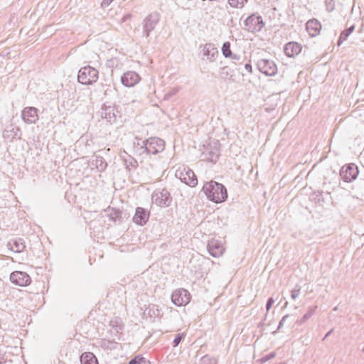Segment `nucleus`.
<instances>
[{"instance_id":"nucleus-1","label":"nucleus","mask_w":364,"mask_h":364,"mask_svg":"<svg viewBox=\"0 0 364 364\" xmlns=\"http://www.w3.org/2000/svg\"><path fill=\"white\" fill-rule=\"evenodd\" d=\"M202 191L210 200L215 203H222L228 198L225 186L214 181L206 182L203 185Z\"/></svg>"},{"instance_id":"nucleus-2","label":"nucleus","mask_w":364,"mask_h":364,"mask_svg":"<svg viewBox=\"0 0 364 364\" xmlns=\"http://www.w3.org/2000/svg\"><path fill=\"white\" fill-rule=\"evenodd\" d=\"M165 149V141L158 137H150L142 141V145L137 149L139 155H156Z\"/></svg>"},{"instance_id":"nucleus-3","label":"nucleus","mask_w":364,"mask_h":364,"mask_svg":"<svg viewBox=\"0 0 364 364\" xmlns=\"http://www.w3.org/2000/svg\"><path fill=\"white\" fill-rule=\"evenodd\" d=\"M98 77V70L90 65L81 68L77 73V82L85 85H90L95 83L97 81Z\"/></svg>"},{"instance_id":"nucleus-4","label":"nucleus","mask_w":364,"mask_h":364,"mask_svg":"<svg viewBox=\"0 0 364 364\" xmlns=\"http://www.w3.org/2000/svg\"><path fill=\"white\" fill-rule=\"evenodd\" d=\"M175 176L176 178H179L181 181L191 187H194L198 183V180L194 172L189 167L184 165L178 166L176 171Z\"/></svg>"},{"instance_id":"nucleus-5","label":"nucleus","mask_w":364,"mask_h":364,"mask_svg":"<svg viewBox=\"0 0 364 364\" xmlns=\"http://www.w3.org/2000/svg\"><path fill=\"white\" fill-rule=\"evenodd\" d=\"M151 200L160 208L168 207L172 202V198L166 188L156 189L151 195Z\"/></svg>"},{"instance_id":"nucleus-6","label":"nucleus","mask_w":364,"mask_h":364,"mask_svg":"<svg viewBox=\"0 0 364 364\" xmlns=\"http://www.w3.org/2000/svg\"><path fill=\"white\" fill-rule=\"evenodd\" d=\"M161 16L159 12L154 11L147 15L143 21V33L146 38H149L160 21Z\"/></svg>"},{"instance_id":"nucleus-7","label":"nucleus","mask_w":364,"mask_h":364,"mask_svg":"<svg viewBox=\"0 0 364 364\" xmlns=\"http://www.w3.org/2000/svg\"><path fill=\"white\" fill-rule=\"evenodd\" d=\"M264 26L262 18L255 14L249 16L244 21V28L251 33L260 31Z\"/></svg>"},{"instance_id":"nucleus-8","label":"nucleus","mask_w":364,"mask_h":364,"mask_svg":"<svg viewBox=\"0 0 364 364\" xmlns=\"http://www.w3.org/2000/svg\"><path fill=\"white\" fill-rule=\"evenodd\" d=\"M220 149L218 141L212 144H209L207 146H204L203 151H202V156L204 161H210L212 163H216L219 159Z\"/></svg>"},{"instance_id":"nucleus-9","label":"nucleus","mask_w":364,"mask_h":364,"mask_svg":"<svg viewBox=\"0 0 364 364\" xmlns=\"http://www.w3.org/2000/svg\"><path fill=\"white\" fill-rule=\"evenodd\" d=\"M191 294L185 289L180 288L173 291L171 301L177 306H186L191 301Z\"/></svg>"},{"instance_id":"nucleus-10","label":"nucleus","mask_w":364,"mask_h":364,"mask_svg":"<svg viewBox=\"0 0 364 364\" xmlns=\"http://www.w3.org/2000/svg\"><path fill=\"white\" fill-rule=\"evenodd\" d=\"M359 173L358 166L355 164H349L344 165L341 171L340 176L341 178L347 183L355 180Z\"/></svg>"},{"instance_id":"nucleus-11","label":"nucleus","mask_w":364,"mask_h":364,"mask_svg":"<svg viewBox=\"0 0 364 364\" xmlns=\"http://www.w3.org/2000/svg\"><path fill=\"white\" fill-rule=\"evenodd\" d=\"M257 66L261 73L267 76H274L277 72V67L273 60L259 59Z\"/></svg>"},{"instance_id":"nucleus-12","label":"nucleus","mask_w":364,"mask_h":364,"mask_svg":"<svg viewBox=\"0 0 364 364\" xmlns=\"http://www.w3.org/2000/svg\"><path fill=\"white\" fill-rule=\"evenodd\" d=\"M10 280L12 283L21 287L27 286L31 282L30 276L26 272L21 271L12 272L10 275Z\"/></svg>"},{"instance_id":"nucleus-13","label":"nucleus","mask_w":364,"mask_h":364,"mask_svg":"<svg viewBox=\"0 0 364 364\" xmlns=\"http://www.w3.org/2000/svg\"><path fill=\"white\" fill-rule=\"evenodd\" d=\"M140 76L134 71H127L121 77V82L125 87H131L136 85L140 80Z\"/></svg>"},{"instance_id":"nucleus-14","label":"nucleus","mask_w":364,"mask_h":364,"mask_svg":"<svg viewBox=\"0 0 364 364\" xmlns=\"http://www.w3.org/2000/svg\"><path fill=\"white\" fill-rule=\"evenodd\" d=\"M21 118L27 124L35 123L38 119V109L34 107H25L21 112Z\"/></svg>"},{"instance_id":"nucleus-15","label":"nucleus","mask_w":364,"mask_h":364,"mask_svg":"<svg viewBox=\"0 0 364 364\" xmlns=\"http://www.w3.org/2000/svg\"><path fill=\"white\" fill-rule=\"evenodd\" d=\"M3 136L5 139L13 141L15 139L21 138V129L16 126L11 124L8 126L3 132Z\"/></svg>"},{"instance_id":"nucleus-16","label":"nucleus","mask_w":364,"mask_h":364,"mask_svg":"<svg viewBox=\"0 0 364 364\" xmlns=\"http://www.w3.org/2000/svg\"><path fill=\"white\" fill-rule=\"evenodd\" d=\"M149 218V212L145 208L138 207L136 208L133 221L141 226L144 225Z\"/></svg>"},{"instance_id":"nucleus-17","label":"nucleus","mask_w":364,"mask_h":364,"mask_svg":"<svg viewBox=\"0 0 364 364\" xmlns=\"http://www.w3.org/2000/svg\"><path fill=\"white\" fill-rule=\"evenodd\" d=\"M209 254L213 257H219L225 250L223 246L218 240H212L208 242L207 245Z\"/></svg>"},{"instance_id":"nucleus-18","label":"nucleus","mask_w":364,"mask_h":364,"mask_svg":"<svg viewBox=\"0 0 364 364\" xmlns=\"http://www.w3.org/2000/svg\"><path fill=\"white\" fill-rule=\"evenodd\" d=\"M6 246L8 249L16 253L23 252L26 248L25 241L21 237H14L11 239L8 242Z\"/></svg>"},{"instance_id":"nucleus-19","label":"nucleus","mask_w":364,"mask_h":364,"mask_svg":"<svg viewBox=\"0 0 364 364\" xmlns=\"http://www.w3.org/2000/svg\"><path fill=\"white\" fill-rule=\"evenodd\" d=\"M302 46L296 42L287 43L284 48V52L287 57L294 58L301 53Z\"/></svg>"},{"instance_id":"nucleus-20","label":"nucleus","mask_w":364,"mask_h":364,"mask_svg":"<svg viewBox=\"0 0 364 364\" xmlns=\"http://www.w3.org/2000/svg\"><path fill=\"white\" fill-rule=\"evenodd\" d=\"M101 109V117L102 119H106L111 124L116 121V110L114 107L105 105Z\"/></svg>"},{"instance_id":"nucleus-21","label":"nucleus","mask_w":364,"mask_h":364,"mask_svg":"<svg viewBox=\"0 0 364 364\" xmlns=\"http://www.w3.org/2000/svg\"><path fill=\"white\" fill-rule=\"evenodd\" d=\"M306 30L311 37L318 35V21L316 18L309 20L306 23Z\"/></svg>"},{"instance_id":"nucleus-22","label":"nucleus","mask_w":364,"mask_h":364,"mask_svg":"<svg viewBox=\"0 0 364 364\" xmlns=\"http://www.w3.org/2000/svg\"><path fill=\"white\" fill-rule=\"evenodd\" d=\"M218 55L217 48L214 47L212 43H206L203 48V55L207 58L208 60L213 62L215 60V57Z\"/></svg>"},{"instance_id":"nucleus-23","label":"nucleus","mask_w":364,"mask_h":364,"mask_svg":"<svg viewBox=\"0 0 364 364\" xmlns=\"http://www.w3.org/2000/svg\"><path fill=\"white\" fill-rule=\"evenodd\" d=\"M81 364H98V360L91 352L83 353L80 358Z\"/></svg>"},{"instance_id":"nucleus-24","label":"nucleus","mask_w":364,"mask_h":364,"mask_svg":"<svg viewBox=\"0 0 364 364\" xmlns=\"http://www.w3.org/2000/svg\"><path fill=\"white\" fill-rule=\"evenodd\" d=\"M92 165L100 171L102 172L106 169L107 164L102 156H95L92 161Z\"/></svg>"},{"instance_id":"nucleus-25","label":"nucleus","mask_w":364,"mask_h":364,"mask_svg":"<svg viewBox=\"0 0 364 364\" xmlns=\"http://www.w3.org/2000/svg\"><path fill=\"white\" fill-rule=\"evenodd\" d=\"M109 326L112 327V333L115 336L122 333L123 326L119 318L112 319L109 322Z\"/></svg>"},{"instance_id":"nucleus-26","label":"nucleus","mask_w":364,"mask_h":364,"mask_svg":"<svg viewBox=\"0 0 364 364\" xmlns=\"http://www.w3.org/2000/svg\"><path fill=\"white\" fill-rule=\"evenodd\" d=\"M121 158L128 169H130V168H136L138 166L137 161L126 152L121 155Z\"/></svg>"},{"instance_id":"nucleus-27","label":"nucleus","mask_w":364,"mask_h":364,"mask_svg":"<svg viewBox=\"0 0 364 364\" xmlns=\"http://www.w3.org/2000/svg\"><path fill=\"white\" fill-rule=\"evenodd\" d=\"M144 314L149 315L151 318H156L161 316V309L156 304H149L144 310Z\"/></svg>"},{"instance_id":"nucleus-28","label":"nucleus","mask_w":364,"mask_h":364,"mask_svg":"<svg viewBox=\"0 0 364 364\" xmlns=\"http://www.w3.org/2000/svg\"><path fill=\"white\" fill-rule=\"evenodd\" d=\"M354 30H355V26L352 25L348 28L342 31L339 36V38L338 40V43H337L338 46H341L342 44V43L344 41H346L348 38V37L353 32Z\"/></svg>"},{"instance_id":"nucleus-29","label":"nucleus","mask_w":364,"mask_h":364,"mask_svg":"<svg viewBox=\"0 0 364 364\" xmlns=\"http://www.w3.org/2000/svg\"><path fill=\"white\" fill-rule=\"evenodd\" d=\"M221 50H222L223 55L225 58H230L232 55V53L230 49V43L228 41L225 42L223 43Z\"/></svg>"},{"instance_id":"nucleus-30","label":"nucleus","mask_w":364,"mask_h":364,"mask_svg":"<svg viewBox=\"0 0 364 364\" xmlns=\"http://www.w3.org/2000/svg\"><path fill=\"white\" fill-rule=\"evenodd\" d=\"M107 212L108 215L110 217V219L114 222L117 221V220L121 218L122 213L118 210H116L114 208H109L107 210Z\"/></svg>"},{"instance_id":"nucleus-31","label":"nucleus","mask_w":364,"mask_h":364,"mask_svg":"<svg viewBox=\"0 0 364 364\" xmlns=\"http://www.w3.org/2000/svg\"><path fill=\"white\" fill-rule=\"evenodd\" d=\"M247 0H228V4L231 7L242 9Z\"/></svg>"},{"instance_id":"nucleus-32","label":"nucleus","mask_w":364,"mask_h":364,"mask_svg":"<svg viewBox=\"0 0 364 364\" xmlns=\"http://www.w3.org/2000/svg\"><path fill=\"white\" fill-rule=\"evenodd\" d=\"M316 306L314 307L313 309H309L301 318V320L297 321L296 322L299 323V324H302L306 321H307L315 312L316 309Z\"/></svg>"},{"instance_id":"nucleus-33","label":"nucleus","mask_w":364,"mask_h":364,"mask_svg":"<svg viewBox=\"0 0 364 364\" xmlns=\"http://www.w3.org/2000/svg\"><path fill=\"white\" fill-rule=\"evenodd\" d=\"M216 360L208 355H205L203 356L200 360L199 364H216Z\"/></svg>"},{"instance_id":"nucleus-34","label":"nucleus","mask_w":364,"mask_h":364,"mask_svg":"<svg viewBox=\"0 0 364 364\" xmlns=\"http://www.w3.org/2000/svg\"><path fill=\"white\" fill-rule=\"evenodd\" d=\"M220 75L221 78L226 80L229 76H231L230 69L228 66H224L222 68Z\"/></svg>"},{"instance_id":"nucleus-35","label":"nucleus","mask_w":364,"mask_h":364,"mask_svg":"<svg viewBox=\"0 0 364 364\" xmlns=\"http://www.w3.org/2000/svg\"><path fill=\"white\" fill-rule=\"evenodd\" d=\"M300 294V287L299 285H296L295 287L291 291V297L292 299L295 300L299 297Z\"/></svg>"},{"instance_id":"nucleus-36","label":"nucleus","mask_w":364,"mask_h":364,"mask_svg":"<svg viewBox=\"0 0 364 364\" xmlns=\"http://www.w3.org/2000/svg\"><path fill=\"white\" fill-rule=\"evenodd\" d=\"M183 338H184V336H183V333L177 334L176 336L175 337L173 341V346L174 347L178 346Z\"/></svg>"},{"instance_id":"nucleus-37","label":"nucleus","mask_w":364,"mask_h":364,"mask_svg":"<svg viewBox=\"0 0 364 364\" xmlns=\"http://www.w3.org/2000/svg\"><path fill=\"white\" fill-rule=\"evenodd\" d=\"M274 301H275V299L273 297H269L267 299V301L266 304L267 314H265V317H264V320L266 318L267 312L270 310V309L272 306V305L274 304Z\"/></svg>"},{"instance_id":"nucleus-38","label":"nucleus","mask_w":364,"mask_h":364,"mask_svg":"<svg viewBox=\"0 0 364 364\" xmlns=\"http://www.w3.org/2000/svg\"><path fill=\"white\" fill-rule=\"evenodd\" d=\"M325 4L326 9L328 12L332 11L334 9L335 4L333 0H326Z\"/></svg>"},{"instance_id":"nucleus-39","label":"nucleus","mask_w":364,"mask_h":364,"mask_svg":"<svg viewBox=\"0 0 364 364\" xmlns=\"http://www.w3.org/2000/svg\"><path fill=\"white\" fill-rule=\"evenodd\" d=\"M144 361V358L141 356H136L129 361L128 364H140Z\"/></svg>"},{"instance_id":"nucleus-40","label":"nucleus","mask_w":364,"mask_h":364,"mask_svg":"<svg viewBox=\"0 0 364 364\" xmlns=\"http://www.w3.org/2000/svg\"><path fill=\"white\" fill-rule=\"evenodd\" d=\"M291 316H292L289 315V314H287V315L284 316L282 318V319H281V321H279V325H278V327H277V331L280 330V329H281V328L284 326V323L286 322V321H287V319H289V318L290 317H291Z\"/></svg>"},{"instance_id":"nucleus-41","label":"nucleus","mask_w":364,"mask_h":364,"mask_svg":"<svg viewBox=\"0 0 364 364\" xmlns=\"http://www.w3.org/2000/svg\"><path fill=\"white\" fill-rule=\"evenodd\" d=\"M114 343L109 341H102L101 346L104 348H111V346H112Z\"/></svg>"},{"instance_id":"nucleus-42","label":"nucleus","mask_w":364,"mask_h":364,"mask_svg":"<svg viewBox=\"0 0 364 364\" xmlns=\"http://www.w3.org/2000/svg\"><path fill=\"white\" fill-rule=\"evenodd\" d=\"M114 0H103L102 4H101V6L102 8H107V6H109L111 3Z\"/></svg>"},{"instance_id":"nucleus-43","label":"nucleus","mask_w":364,"mask_h":364,"mask_svg":"<svg viewBox=\"0 0 364 364\" xmlns=\"http://www.w3.org/2000/svg\"><path fill=\"white\" fill-rule=\"evenodd\" d=\"M245 70H246L248 73H252V65H251V64H250V63H246V64L245 65Z\"/></svg>"},{"instance_id":"nucleus-44","label":"nucleus","mask_w":364,"mask_h":364,"mask_svg":"<svg viewBox=\"0 0 364 364\" xmlns=\"http://www.w3.org/2000/svg\"><path fill=\"white\" fill-rule=\"evenodd\" d=\"M268 360H270L272 358H274L275 357V353L271 352L268 355H265Z\"/></svg>"},{"instance_id":"nucleus-45","label":"nucleus","mask_w":364,"mask_h":364,"mask_svg":"<svg viewBox=\"0 0 364 364\" xmlns=\"http://www.w3.org/2000/svg\"><path fill=\"white\" fill-rule=\"evenodd\" d=\"M234 60H240V56L237 54H232V55L230 57Z\"/></svg>"},{"instance_id":"nucleus-46","label":"nucleus","mask_w":364,"mask_h":364,"mask_svg":"<svg viewBox=\"0 0 364 364\" xmlns=\"http://www.w3.org/2000/svg\"><path fill=\"white\" fill-rule=\"evenodd\" d=\"M178 92V88H174L170 92H169V95L171 96V95H176L177 92Z\"/></svg>"},{"instance_id":"nucleus-47","label":"nucleus","mask_w":364,"mask_h":364,"mask_svg":"<svg viewBox=\"0 0 364 364\" xmlns=\"http://www.w3.org/2000/svg\"><path fill=\"white\" fill-rule=\"evenodd\" d=\"M261 360V362H262V363H264V362H266V361H267V360H269L267 358V357L264 356V357H262V358H261V360Z\"/></svg>"},{"instance_id":"nucleus-48","label":"nucleus","mask_w":364,"mask_h":364,"mask_svg":"<svg viewBox=\"0 0 364 364\" xmlns=\"http://www.w3.org/2000/svg\"><path fill=\"white\" fill-rule=\"evenodd\" d=\"M135 140L137 141V142H136L137 145H138V146H139V145H140V144H139V141H140L141 139H140L139 137H136V138H135Z\"/></svg>"},{"instance_id":"nucleus-49","label":"nucleus","mask_w":364,"mask_h":364,"mask_svg":"<svg viewBox=\"0 0 364 364\" xmlns=\"http://www.w3.org/2000/svg\"><path fill=\"white\" fill-rule=\"evenodd\" d=\"M331 331H332V330H331L330 331H328V332L326 334V336H325V337H324V339H325L327 336H329V334L331 333Z\"/></svg>"},{"instance_id":"nucleus-50","label":"nucleus","mask_w":364,"mask_h":364,"mask_svg":"<svg viewBox=\"0 0 364 364\" xmlns=\"http://www.w3.org/2000/svg\"><path fill=\"white\" fill-rule=\"evenodd\" d=\"M263 324H264V322H263V321L260 322V323H259V326H262Z\"/></svg>"},{"instance_id":"nucleus-51","label":"nucleus","mask_w":364,"mask_h":364,"mask_svg":"<svg viewBox=\"0 0 364 364\" xmlns=\"http://www.w3.org/2000/svg\"><path fill=\"white\" fill-rule=\"evenodd\" d=\"M319 28H320V31H321V23H320Z\"/></svg>"},{"instance_id":"nucleus-52","label":"nucleus","mask_w":364,"mask_h":364,"mask_svg":"<svg viewBox=\"0 0 364 364\" xmlns=\"http://www.w3.org/2000/svg\"><path fill=\"white\" fill-rule=\"evenodd\" d=\"M280 364H283V363H280Z\"/></svg>"}]
</instances>
